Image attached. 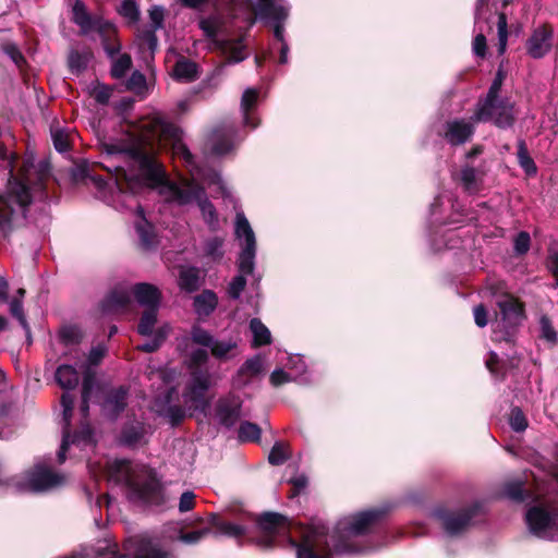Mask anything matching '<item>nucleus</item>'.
Here are the masks:
<instances>
[{
    "label": "nucleus",
    "mask_w": 558,
    "mask_h": 558,
    "mask_svg": "<svg viewBox=\"0 0 558 558\" xmlns=\"http://www.w3.org/2000/svg\"><path fill=\"white\" fill-rule=\"evenodd\" d=\"M10 312H11L12 316L19 320L21 326L28 332L29 328H28V325H27V322H26V318H25V315L23 312V304L20 299H13L10 302Z\"/></svg>",
    "instance_id": "53"
},
{
    "label": "nucleus",
    "mask_w": 558,
    "mask_h": 558,
    "mask_svg": "<svg viewBox=\"0 0 558 558\" xmlns=\"http://www.w3.org/2000/svg\"><path fill=\"white\" fill-rule=\"evenodd\" d=\"M383 515V510L371 509L343 517L331 535L320 522L292 527L286 517L275 512L260 515L257 522L267 538L266 547L272 546L276 537L288 534L287 542L296 550V558H331V550L348 555L372 550V546L361 545L356 538L367 534Z\"/></svg>",
    "instance_id": "2"
},
{
    "label": "nucleus",
    "mask_w": 558,
    "mask_h": 558,
    "mask_svg": "<svg viewBox=\"0 0 558 558\" xmlns=\"http://www.w3.org/2000/svg\"><path fill=\"white\" fill-rule=\"evenodd\" d=\"M172 76L178 82H193L198 77L197 64L184 57H181L172 69Z\"/></svg>",
    "instance_id": "28"
},
{
    "label": "nucleus",
    "mask_w": 558,
    "mask_h": 558,
    "mask_svg": "<svg viewBox=\"0 0 558 558\" xmlns=\"http://www.w3.org/2000/svg\"><path fill=\"white\" fill-rule=\"evenodd\" d=\"M495 304L499 313L493 323L494 340L509 342L525 319L524 304L510 293L496 294Z\"/></svg>",
    "instance_id": "10"
},
{
    "label": "nucleus",
    "mask_w": 558,
    "mask_h": 558,
    "mask_svg": "<svg viewBox=\"0 0 558 558\" xmlns=\"http://www.w3.org/2000/svg\"><path fill=\"white\" fill-rule=\"evenodd\" d=\"M134 296L138 305L146 308H159L161 293L157 287L150 283H136L131 288L117 287L101 302L105 313H118L124 311Z\"/></svg>",
    "instance_id": "9"
},
{
    "label": "nucleus",
    "mask_w": 558,
    "mask_h": 558,
    "mask_svg": "<svg viewBox=\"0 0 558 558\" xmlns=\"http://www.w3.org/2000/svg\"><path fill=\"white\" fill-rule=\"evenodd\" d=\"M509 424L514 432H524L527 427V420L521 409L513 408L510 413Z\"/></svg>",
    "instance_id": "47"
},
{
    "label": "nucleus",
    "mask_w": 558,
    "mask_h": 558,
    "mask_svg": "<svg viewBox=\"0 0 558 558\" xmlns=\"http://www.w3.org/2000/svg\"><path fill=\"white\" fill-rule=\"evenodd\" d=\"M64 476L52 472L50 469L36 464L34 470L27 476V488L33 492H44L61 486L64 483Z\"/></svg>",
    "instance_id": "19"
},
{
    "label": "nucleus",
    "mask_w": 558,
    "mask_h": 558,
    "mask_svg": "<svg viewBox=\"0 0 558 558\" xmlns=\"http://www.w3.org/2000/svg\"><path fill=\"white\" fill-rule=\"evenodd\" d=\"M195 51L201 49H219L232 62L246 58L245 37H201L194 41Z\"/></svg>",
    "instance_id": "11"
},
{
    "label": "nucleus",
    "mask_w": 558,
    "mask_h": 558,
    "mask_svg": "<svg viewBox=\"0 0 558 558\" xmlns=\"http://www.w3.org/2000/svg\"><path fill=\"white\" fill-rule=\"evenodd\" d=\"M235 236L240 242L241 252L238 258L239 275L229 284L228 293L232 299H239L246 286L245 275L253 274L256 256L255 233L243 213L235 217Z\"/></svg>",
    "instance_id": "8"
},
{
    "label": "nucleus",
    "mask_w": 558,
    "mask_h": 558,
    "mask_svg": "<svg viewBox=\"0 0 558 558\" xmlns=\"http://www.w3.org/2000/svg\"><path fill=\"white\" fill-rule=\"evenodd\" d=\"M239 438L242 441H257L260 438V428L254 423L244 422L240 425Z\"/></svg>",
    "instance_id": "44"
},
{
    "label": "nucleus",
    "mask_w": 558,
    "mask_h": 558,
    "mask_svg": "<svg viewBox=\"0 0 558 558\" xmlns=\"http://www.w3.org/2000/svg\"><path fill=\"white\" fill-rule=\"evenodd\" d=\"M475 324L483 328L488 324V313L483 304L476 305L473 310Z\"/></svg>",
    "instance_id": "59"
},
{
    "label": "nucleus",
    "mask_w": 558,
    "mask_h": 558,
    "mask_svg": "<svg viewBox=\"0 0 558 558\" xmlns=\"http://www.w3.org/2000/svg\"><path fill=\"white\" fill-rule=\"evenodd\" d=\"M288 12L283 0H258L257 13L274 20V35H281L283 32L282 21L288 16Z\"/></svg>",
    "instance_id": "24"
},
{
    "label": "nucleus",
    "mask_w": 558,
    "mask_h": 558,
    "mask_svg": "<svg viewBox=\"0 0 558 558\" xmlns=\"http://www.w3.org/2000/svg\"><path fill=\"white\" fill-rule=\"evenodd\" d=\"M210 385L211 376L207 371L194 369L182 393L184 408L172 404L177 391L169 388L154 400L151 409L172 425H177L185 417V410L206 413L209 408L206 392Z\"/></svg>",
    "instance_id": "6"
},
{
    "label": "nucleus",
    "mask_w": 558,
    "mask_h": 558,
    "mask_svg": "<svg viewBox=\"0 0 558 558\" xmlns=\"http://www.w3.org/2000/svg\"><path fill=\"white\" fill-rule=\"evenodd\" d=\"M547 268L553 274L555 279L558 278V253H550L547 258Z\"/></svg>",
    "instance_id": "64"
},
{
    "label": "nucleus",
    "mask_w": 558,
    "mask_h": 558,
    "mask_svg": "<svg viewBox=\"0 0 558 558\" xmlns=\"http://www.w3.org/2000/svg\"><path fill=\"white\" fill-rule=\"evenodd\" d=\"M518 162L527 175H535L537 173V167L530 156L524 141L520 140L518 143Z\"/></svg>",
    "instance_id": "36"
},
{
    "label": "nucleus",
    "mask_w": 558,
    "mask_h": 558,
    "mask_svg": "<svg viewBox=\"0 0 558 558\" xmlns=\"http://www.w3.org/2000/svg\"><path fill=\"white\" fill-rule=\"evenodd\" d=\"M51 137L56 150H58L59 153L68 151L70 146L69 135L64 131L60 129H54L51 131Z\"/></svg>",
    "instance_id": "51"
},
{
    "label": "nucleus",
    "mask_w": 558,
    "mask_h": 558,
    "mask_svg": "<svg viewBox=\"0 0 558 558\" xmlns=\"http://www.w3.org/2000/svg\"><path fill=\"white\" fill-rule=\"evenodd\" d=\"M241 404L234 397L221 398L216 408L219 423L226 427L233 426L240 416Z\"/></svg>",
    "instance_id": "25"
},
{
    "label": "nucleus",
    "mask_w": 558,
    "mask_h": 558,
    "mask_svg": "<svg viewBox=\"0 0 558 558\" xmlns=\"http://www.w3.org/2000/svg\"><path fill=\"white\" fill-rule=\"evenodd\" d=\"M106 353V347L98 344L94 347L89 354L85 356L84 353L75 355V366L83 373V387H82V404L81 413L83 421L81 423L80 430L73 435L70 433V420L72 415L74 398L68 392L61 396V405L63 408V438L60 450L58 452V461L63 463L65 461V451L71 445H76L80 448H85L94 445V433L87 422L89 400L92 391L95 385V372L94 367L97 366Z\"/></svg>",
    "instance_id": "4"
},
{
    "label": "nucleus",
    "mask_w": 558,
    "mask_h": 558,
    "mask_svg": "<svg viewBox=\"0 0 558 558\" xmlns=\"http://www.w3.org/2000/svg\"><path fill=\"white\" fill-rule=\"evenodd\" d=\"M289 458V447L283 442H276L269 452L268 461L272 465H280Z\"/></svg>",
    "instance_id": "43"
},
{
    "label": "nucleus",
    "mask_w": 558,
    "mask_h": 558,
    "mask_svg": "<svg viewBox=\"0 0 558 558\" xmlns=\"http://www.w3.org/2000/svg\"><path fill=\"white\" fill-rule=\"evenodd\" d=\"M119 12L122 16L131 22H136L140 17V11L137 4L133 0H123Z\"/></svg>",
    "instance_id": "49"
},
{
    "label": "nucleus",
    "mask_w": 558,
    "mask_h": 558,
    "mask_svg": "<svg viewBox=\"0 0 558 558\" xmlns=\"http://www.w3.org/2000/svg\"><path fill=\"white\" fill-rule=\"evenodd\" d=\"M486 47V37H474L473 51L476 56L485 57Z\"/></svg>",
    "instance_id": "63"
},
{
    "label": "nucleus",
    "mask_w": 558,
    "mask_h": 558,
    "mask_svg": "<svg viewBox=\"0 0 558 558\" xmlns=\"http://www.w3.org/2000/svg\"><path fill=\"white\" fill-rule=\"evenodd\" d=\"M225 22V17L219 12H215L207 19L202 20L199 26L205 35H216L222 31Z\"/></svg>",
    "instance_id": "39"
},
{
    "label": "nucleus",
    "mask_w": 558,
    "mask_h": 558,
    "mask_svg": "<svg viewBox=\"0 0 558 558\" xmlns=\"http://www.w3.org/2000/svg\"><path fill=\"white\" fill-rule=\"evenodd\" d=\"M504 494L507 498L522 502V501H536L538 497L523 488L522 481H513L505 484Z\"/></svg>",
    "instance_id": "31"
},
{
    "label": "nucleus",
    "mask_w": 558,
    "mask_h": 558,
    "mask_svg": "<svg viewBox=\"0 0 558 558\" xmlns=\"http://www.w3.org/2000/svg\"><path fill=\"white\" fill-rule=\"evenodd\" d=\"M137 46L141 50L142 58L145 62L153 59V56L158 46L157 37H137Z\"/></svg>",
    "instance_id": "42"
},
{
    "label": "nucleus",
    "mask_w": 558,
    "mask_h": 558,
    "mask_svg": "<svg viewBox=\"0 0 558 558\" xmlns=\"http://www.w3.org/2000/svg\"><path fill=\"white\" fill-rule=\"evenodd\" d=\"M209 359L208 351L204 347L203 349H195L190 353V368L191 372L194 369H199L202 365L207 363Z\"/></svg>",
    "instance_id": "50"
},
{
    "label": "nucleus",
    "mask_w": 558,
    "mask_h": 558,
    "mask_svg": "<svg viewBox=\"0 0 558 558\" xmlns=\"http://www.w3.org/2000/svg\"><path fill=\"white\" fill-rule=\"evenodd\" d=\"M264 369V363L259 355L248 359L238 372V376H246L247 379L259 375Z\"/></svg>",
    "instance_id": "40"
},
{
    "label": "nucleus",
    "mask_w": 558,
    "mask_h": 558,
    "mask_svg": "<svg viewBox=\"0 0 558 558\" xmlns=\"http://www.w3.org/2000/svg\"><path fill=\"white\" fill-rule=\"evenodd\" d=\"M541 337L550 343H556L558 340V333L555 330L551 320L548 316L543 315L539 318Z\"/></svg>",
    "instance_id": "45"
},
{
    "label": "nucleus",
    "mask_w": 558,
    "mask_h": 558,
    "mask_svg": "<svg viewBox=\"0 0 558 558\" xmlns=\"http://www.w3.org/2000/svg\"><path fill=\"white\" fill-rule=\"evenodd\" d=\"M3 50L16 66L21 68L23 65L25 59L17 47L13 45H7L3 47Z\"/></svg>",
    "instance_id": "60"
},
{
    "label": "nucleus",
    "mask_w": 558,
    "mask_h": 558,
    "mask_svg": "<svg viewBox=\"0 0 558 558\" xmlns=\"http://www.w3.org/2000/svg\"><path fill=\"white\" fill-rule=\"evenodd\" d=\"M223 239L214 236L207 240L204 244L205 256L209 257L213 262H219L223 256Z\"/></svg>",
    "instance_id": "41"
},
{
    "label": "nucleus",
    "mask_w": 558,
    "mask_h": 558,
    "mask_svg": "<svg viewBox=\"0 0 558 558\" xmlns=\"http://www.w3.org/2000/svg\"><path fill=\"white\" fill-rule=\"evenodd\" d=\"M148 15L151 33H155L156 31L163 27L165 9L162 7L153 5L148 11Z\"/></svg>",
    "instance_id": "48"
},
{
    "label": "nucleus",
    "mask_w": 558,
    "mask_h": 558,
    "mask_svg": "<svg viewBox=\"0 0 558 558\" xmlns=\"http://www.w3.org/2000/svg\"><path fill=\"white\" fill-rule=\"evenodd\" d=\"M138 131L148 147L118 143L106 146L108 161L117 155L137 167V173L133 170L124 171L126 186L133 193L144 189H157L167 202L181 206L195 203L205 223L210 230H217V210L207 198L205 187L197 181L202 180L208 186L218 185L222 190L220 174L196 166L194 156L181 141L179 129L161 113L154 112L141 119Z\"/></svg>",
    "instance_id": "1"
},
{
    "label": "nucleus",
    "mask_w": 558,
    "mask_h": 558,
    "mask_svg": "<svg viewBox=\"0 0 558 558\" xmlns=\"http://www.w3.org/2000/svg\"><path fill=\"white\" fill-rule=\"evenodd\" d=\"M475 113L470 119H453L446 123L444 137L451 145H462L474 134Z\"/></svg>",
    "instance_id": "21"
},
{
    "label": "nucleus",
    "mask_w": 558,
    "mask_h": 558,
    "mask_svg": "<svg viewBox=\"0 0 558 558\" xmlns=\"http://www.w3.org/2000/svg\"><path fill=\"white\" fill-rule=\"evenodd\" d=\"M101 45L107 56L112 60L111 75L114 78H122L132 65L131 57L121 53V44L118 37H101Z\"/></svg>",
    "instance_id": "18"
},
{
    "label": "nucleus",
    "mask_w": 558,
    "mask_h": 558,
    "mask_svg": "<svg viewBox=\"0 0 558 558\" xmlns=\"http://www.w3.org/2000/svg\"><path fill=\"white\" fill-rule=\"evenodd\" d=\"M72 12L73 21L80 25L84 32L98 31L109 33L112 31V24L110 22L99 15L89 14L85 3L81 0H75Z\"/></svg>",
    "instance_id": "20"
},
{
    "label": "nucleus",
    "mask_w": 558,
    "mask_h": 558,
    "mask_svg": "<svg viewBox=\"0 0 558 558\" xmlns=\"http://www.w3.org/2000/svg\"><path fill=\"white\" fill-rule=\"evenodd\" d=\"M549 37H529L526 49L531 57L542 58L550 49Z\"/></svg>",
    "instance_id": "37"
},
{
    "label": "nucleus",
    "mask_w": 558,
    "mask_h": 558,
    "mask_svg": "<svg viewBox=\"0 0 558 558\" xmlns=\"http://www.w3.org/2000/svg\"><path fill=\"white\" fill-rule=\"evenodd\" d=\"M179 286L182 290L193 292L199 287V270L196 267H183L180 269Z\"/></svg>",
    "instance_id": "32"
},
{
    "label": "nucleus",
    "mask_w": 558,
    "mask_h": 558,
    "mask_svg": "<svg viewBox=\"0 0 558 558\" xmlns=\"http://www.w3.org/2000/svg\"><path fill=\"white\" fill-rule=\"evenodd\" d=\"M56 380L63 389H74L80 381V373L73 365L62 364L56 371Z\"/></svg>",
    "instance_id": "29"
},
{
    "label": "nucleus",
    "mask_w": 558,
    "mask_h": 558,
    "mask_svg": "<svg viewBox=\"0 0 558 558\" xmlns=\"http://www.w3.org/2000/svg\"><path fill=\"white\" fill-rule=\"evenodd\" d=\"M531 245L530 234L525 231H521L514 239L513 247L518 255H523L527 253Z\"/></svg>",
    "instance_id": "54"
},
{
    "label": "nucleus",
    "mask_w": 558,
    "mask_h": 558,
    "mask_svg": "<svg viewBox=\"0 0 558 558\" xmlns=\"http://www.w3.org/2000/svg\"><path fill=\"white\" fill-rule=\"evenodd\" d=\"M476 121H493L498 128H510L514 122L513 105L505 99L480 104L475 111Z\"/></svg>",
    "instance_id": "14"
},
{
    "label": "nucleus",
    "mask_w": 558,
    "mask_h": 558,
    "mask_svg": "<svg viewBox=\"0 0 558 558\" xmlns=\"http://www.w3.org/2000/svg\"><path fill=\"white\" fill-rule=\"evenodd\" d=\"M279 50L280 51V59L279 62L284 64L288 62V51L289 48L287 44L283 41V37H276V39L272 43L271 50ZM272 51L269 52L271 54Z\"/></svg>",
    "instance_id": "58"
},
{
    "label": "nucleus",
    "mask_w": 558,
    "mask_h": 558,
    "mask_svg": "<svg viewBox=\"0 0 558 558\" xmlns=\"http://www.w3.org/2000/svg\"><path fill=\"white\" fill-rule=\"evenodd\" d=\"M145 76L141 72L135 71L128 81V88L131 90H140L145 86Z\"/></svg>",
    "instance_id": "61"
},
{
    "label": "nucleus",
    "mask_w": 558,
    "mask_h": 558,
    "mask_svg": "<svg viewBox=\"0 0 558 558\" xmlns=\"http://www.w3.org/2000/svg\"><path fill=\"white\" fill-rule=\"evenodd\" d=\"M60 338L65 345L76 344L82 339V331L76 326H65L61 329Z\"/></svg>",
    "instance_id": "46"
},
{
    "label": "nucleus",
    "mask_w": 558,
    "mask_h": 558,
    "mask_svg": "<svg viewBox=\"0 0 558 558\" xmlns=\"http://www.w3.org/2000/svg\"><path fill=\"white\" fill-rule=\"evenodd\" d=\"M129 391L125 387L108 389L104 395L101 411L110 418H117L128 404Z\"/></svg>",
    "instance_id": "23"
},
{
    "label": "nucleus",
    "mask_w": 558,
    "mask_h": 558,
    "mask_svg": "<svg viewBox=\"0 0 558 558\" xmlns=\"http://www.w3.org/2000/svg\"><path fill=\"white\" fill-rule=\"evenodd\" d=\"M218 304L217 295L210 291L205 290L194 298V308L198 316H209Z\"/></svg>",
    "instance_id": "30"
},
{
    "label": "nucleus",
    "mask_w": 558,
    "mask_h": 558,
    "mask_svg": "<svg viewBox=\"0 0 558 558\" xmlns=\"http://www.w3.org/2000/svg\"><path fill=\"white\" fill-rule=\"evenodd\" d=\"M250 328L253 333V344L255 347L270 342V331L259 319L253 318L250 323Z\"/></svg>",
    "instance_id": "38"
},
{
    "label": "nucleus",
    "mask_w": 558,
    "mask_h": 558,
    "mask_svg": "<svg viewBox=\"0 0 558 558\" xmlns=\"http://www.w3.org/2000/svg\"><path fill=\"white\" fill-rule=\"evenodd\" d=\"M159 308H146L144 310L138 326L137 331L142 336H154L156 331V323H157V314Z\"/></svg>",
    "instance_id": "33"
},
{
    "label": "nucleus",
    "mask_w": 558,
    "mask_h": 558,
    "mask_svg": "<svg viewBox=\"0 0 558 558\" xmlns=\"http://www.w3.org/2000/svg\"><path fill=\"white\" fill-rule=\"evenodd\" d=\"M209 527H204L192 532H181L178 539L187 545L199 543L210 533V527L215 529L217 534L227 535L230 537H239L246 533V527L241 524L221 520L217 514L211 513L208 519Z\"/></svg>",
    "instance_id": "12"
},
{
    "label": "nucleus",
    "mask_w": 558,
    "mask_h": 558,
    "mask_svg": "<svg viewBox=\"0 0 558 558\" xmlns=\"http://www.w3.org/2000/svg\"><path fill=\"white\" fill-rule=\"evenodd\" d=\"M109 481L128 488L131 500L149 502L158 494L159 484L155 473L148 466L129 460H113L107 464Z\"/></svg>",
    "instance_id": "7"
},
{
    "label": "nucleus",
    "mask_w": 558,
    "mask_h": 558,
    "mask_svg": "<svg viewBox=\"0 0 558 558\" xmlns=\"http://www.w3.org/2000/svg\"><path fill=\"white\" fill-rule=\"evenodd\" d=\"M170 332V326L169 325H162L157 327L154 336H149L150 339L138 345V349L144 352H155L160 348V345L163 343L166 338L168 337Z\"/></svg>",
    "instance_id": "34"
},
{
    "label": "nucleus",
    "mask_w": 558,
    "mask_h": 558,
    "mask_svg": "<svg viewBox=\"0 0 558 558\" xmlns=\"http://www.w3.org/2000/svg\"><path fill=\"white\" fill-rule=\"evenodd\" d=\"M501 84H502V75L500 72H498L496 78L494 80V82L492 83V85L489 87L486 99L484 101H492V100L499 99L498 93L501 88Z\"/></svg>",
    "instance_id": "62"
},
{
    "label": "nucleus",
    "mask_w": 558,
    "mask_h": 558,
    "mask_svg": "<svg viewBox=\"0 0 558 558\" xmlns=\"http://www.w3.org/2000/svg\"><path fill=\"white\" fill-rule=\"evenodd\" d=\"M211 153L223 156L231 151L235 145V129L231 123H223L213 130L208 138Z\"/></svg>",
    "instance_id": "22"
},
{
    "label": "nucleus",
    "mask_w": 558,
    "mask_h": 558,
    "mask_svg": "<svg viewBox=\"0 0 558 558\" xmlns=\"http://www.w3.org/2000/svg\"><path fill=\"white\" fill-rule=\"evenodd\" d=\"M291 380H293L292 376L281 368L275 369L270 375V383L275 387L289 383Z\"/></svg>",
    "instance_id": "57"
},
{
    "label": "nucleus",
    "mask_w": 558,
    "mask_h": 558,
    "mask_svg": "<svg viewBox=\"0 0 558 558\" xmlns=\"http://www.w3.org/2000/svg\"><path fill=\"white\" fill-rule=\"evenodd\" d=\"M460 180L463 189L468 193L474 194L480 190L481 180L477 171L473 167H463L461 170Z\"/></svg>",
    "instance_id": "35"
},
{
    "label": "nucleus",
    "mask_w": 558,
    "mask_h": 558,
    "mask_svg": "<svg viewBox=\"0 0 558 558\" xmlns=\"http://www.w3.org/2000/svg\"><path fill=\"white\" fill-rule=\"evenodd\" d=\"M475 26L478 29L477 35L493 34L508 35L507 17L504 13L492 12L489 0H477L475 7Z\"/></svg>",
    "instance_id": "15"
},
{
    "label": "nucleus",
    "mask_w": 558,
    "mask_h": 558,
    "mask_svg": "<svg viewBox=\"0 0 558 558\" xmlns=\"http://www.w3.org/2000/svg\"><path fill=\"white\" fill-rule=\"evenodd\" d=\"M1 167L9 171L8 187L0 195V239L5 238L13 225L25 218V211L31 204L32 191H43V182L48 174L47 165L35 166L32 154L21 161L16 155L4 146H0Z\"/></svg>",
    "instance_id": "3"
},
{
    "label": "nucleus",
    "mask_w": 558,
    "mask_h": 558,
    "mask_svg": "<svg viewBox=\"0 0 558 558\" xmlns=\"http://www.w3.org/2000/svg\"><path fill=\"white\" fill-rule=\"evenodd\" d=\"M149 426L142 422H131L125 424L121 432V441L128 446H135L145 441Z\"/></svg>",
    "instance_id": "27"
},
{
    "label": "nucleus",
    "mask_w": 558,
    "mask_h": 558,
    "mask_svg": "<svg viewBox=\"0 0 558 558\" xmlns=\"http://www.w3.org/2000/svg\"><path fill=\"white\" fill-rule=\"evenodd\" d=\"M478 509L477 505L460 511H437V517L441 521L442 527L448 535H458L463 532L471 523L472 518Z\"/></svg>",
    "instance_id": "17"
},
{
    "label": "nucleus",
    "mask_w": 558,
    "mask_h": 558,
    "mask_svg": "<svg viewBox=\"0 0 558 558\" xmlns=\"http://www.w3.org/2000/svg\"><path fill=\"white\" fill-rule=\"evenodd\" d=\"M532 534L541 538L558 539V512H549L543 507L530 508L525 515Z\"/></svg>",
    "instance_id": "13"
},
{
    "label": "nucleus",
    "mask_w": 558,
    "mask_h": 558,
    "mask_svg": "<svg viewBox=\"0 0 558 558\" xmlns=\"http://www.w3.org/2000/svg\"><path fill=\"white\" fill-rule=\"evenodd\" d=\"M258 92L254 88H247L241 99V112L243 116L244 125L255 129L258 121L254 118V110L257 105Z\"/></svg>",
    "instance_id": "26"
},
{
    "label": "nucleus",
    "mask_w": 558,
    "mask_h": 558,
    "mask_svg": "<svg viewBox=\"0 0 558 558\" xmlns=\"http://www.w3.org/2000/svg\"><path fill=\"white\" fill-rule=\"evenodd\" d=\"M90 54L87 52H78V51H71L69 56V64L72 70L80 71L84 69L88 61H89Z\"/></svg>",
    "instance_id": "52"
},
{
    "label": "nucleus",
    "mask_w": 558,
    "mask_h": 558,
    "mask_svg": "<svg viewBox=\"0 0 558 558\" xmlns=\"http://www.w3.org/2000/svg\"><path fill=\"white\" fill-rule=\"evenodd\" d=\"M195 505V495L194 493L187 490L184 492L179 501V510L180 512H187L194 508Z\"/></svg>",
    "instance_id": "56"
},
{
    "label": "nucleus",
    "mask_w": 558,
    "mask_h": 558,
    "mask_svg": "<svg viewBox=\"0 0 558 558\" xmlns=\"http://www.w3.org/2000/svg\"><path fill=\"white\" fill-rule=\"evenodd\" d=\"M118 143L125 146L134 145L136 147H148L147 143L142 141L141 138V131H138V124L134 129L132 134L126 135L124 138L120 140H110L109 142H105L101 145V155L102 160L100 161V166L109 173L110 180H112L117 192L118 197L121 199V206L122 207H132L134 206L137 210L138 221L135 223V228L137 231V234L140 236L141 243L145 248H151L157 244L156 241V234L154 231V227L147 222V220L144 217L143 208L140 206L138 203L134 202V205L126 204V201H133L132 196L136 195V193H133L128 186L124 179V171H131L133 170L134 173H137V167L132 165V161L125 160L121 156H113L110 161L106 158V146L109 144ZM146 189H144L145 191ZM143 192V190H142ZM141 193V191H140ZM138 194V192H137Z\"/></svg>",
    "instance_id": "5"
},
{
    "label": "nucleus",
    "mask_w": 558,
    "mask_h": 558,
    "mask_svg": "<svg viewBox=\"0 0 558 558\" xmlns=\"http://www.w3.org/2000/svg\"><path fill=\"white\" fill-rule=\"evenodd\" d=\"M192 342L205 348H209L214 357L227 359L232 350L236 348L233 340H217L210 332L199 326H193L191 330Z\"/></svg>",
    "instance_id": "16"
},
{
    "label": "nucleus",
    "mask_w": 558,
    "mask_h": 558,
    "mask_svg": "<svg viewBox=\"0 0 558 558\" xmlns=\"http://www.w3.org/2000/svg\"><path fill=\"white\" fill-rule=\"evenodd\" d=\"M111 94V89L105 85H97L92 92L94 99L101 105H105L109 101Z\"/></svg>",
    "instance_id": "55"
}]
</instances>
